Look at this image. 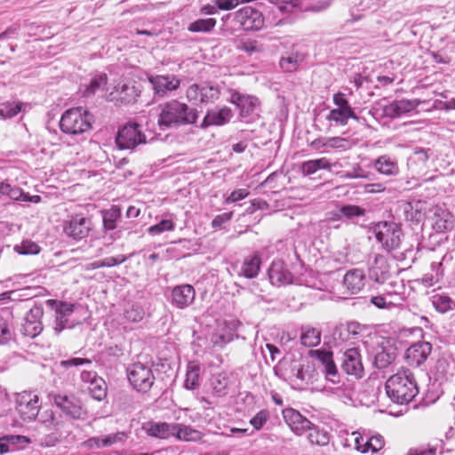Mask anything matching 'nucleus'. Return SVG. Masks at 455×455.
Returning <instances> with one entry per match:
<instances>
[{"instance_id": "33", "label": "nucleus", "mask_w": 455, "mask_h": 455, "mask_svg": "<svg viewBox=\"0 0 455 455\" xmlns=\"http://www.w3.org/2000/svg\"><path fill=\"white\" fill-rule=\"evenodd\" d=\"M322 332L319 329L305 325L301 327L300 342L307 347H316L321 343Z\"/></svg>"}, {"instance_id": "30", "label": "nucleus", "mask_w": 455, "mask_h": 455, "mask_svg": "<svg viewBox=\"0 0 455 455\" xmlns=\"http://www.w3.org/2000/svg\"><path fill=\"white\" fill-rule=\"evenodd\" d=\"M231 380L227 373H218L212 377L211 386L212 394L217 397L226 396L231 387Z\"/></svg>"}, {"instance_id": "18", "label": "nucleus", "mask_w": 455, "mask_h": 455, "mask_svg": "<svg viewBox=\"0 0 455 455\" xmlns=\"http://www.w3.org/2000/svg\"><path fill=\"white\" fill-rule=\"evenodd\" d=\"M153 86L155 94L164 97L169 92H172L180 87V81L174 76H152L148 78Z\"/></svg>"}, {"instance_id": "44", "label": "nucleus", "mask_w": 455, "mask_h": 455, "mask_svg": "<svg viewBox=\"0 0 455 455\" xmlns=\"http://www.w3.org/2000/svg\"><path fill=\"white\" fill-rule=\"evenodd\" d=\"M121 217L120 208L113 205L110 209L102 211L103 226L106 230H114L116 228V221Z\"/></svg>"}, {"instance_id": "11", "label": "nucleus", "mask_w": 455, "mask_h": 455, "mask_svg": "<svg viewBox=\"0 0 455 455\" xmlns=\"http://www.w3.org/2000/svg\"><path fill=\"white\" fill-rule=\"evenodd\" d=\"M91 221L82 214L72 216L63 223V232L74 240H81L89 235Z\"/></svg>"}, {"instance_id": "38", "label": "nucleus", "mask_w": 455, "mask_h": 455, "mask_svg": "<svg viewBox=\"0 0 455 455\" xmlns=\"http://www.w3.org/2000/svg\"><path fill=\"white\" fill-rule=\"evenodd\" d=\"M396 358L395 349L392 347H382L374 357V365L378 369H385Z\"/></svg>"}, {"instance_id": "21", "label": "nucleus", "mask_w": 455, "mask_h": 455, "mask_svg": "<svg viewBox=\"0 0 455 455\" xmlns=\"http://www.w3.org/2000/svg\"><path fill=\"white\" fill-rule=\"evenodd\" d=\"M286 425L296 435H302L311 427L312 423L298 411L286 408Z\"/></svg>"}, {"instance_id": "8", "label": "nucleus", "mask_w": 455, "mask_h": 455, "mask_svg": "<svg viewBox=\"0 0 455 455\" xmlns=\"http://www.w3.org/2000/svg\"><path fill=\"white\" fill-rule=\"evenodd\" d=\"M116 143L119 149L132 150L139 145L147 143V139L140 124L129 123L119 129Z\"/></svg>"}, {"instance_id": "56", "label": "nucleus", "mask_w": 455, "mask_h": 455, "mask_svg": "<svg viewBox=\"0 0 455 455\" xmlns=\"http://www.w3.org/2000/svg\"><path fill=\"white\" fill-rule=\"evenodd\" d=\"M174 228V223L171 220H163L159 223L148 228V231L153 235H160L164 231H171Z\"/></svg>"}, {"instance_id": "29", "label": "nucleus", "mask_w": 455, "mask_h": 455, "mask_svg": "<svg viewBox=\"0 0 455 455\" xmlns=\"http://www.w3.org/2000/svg\"><path fill=\"white\" fill-rule=\"evenodd\" d=\"M373 166L379 173L386 176H396L399 173L397 162L387 155L379 156L374 161Z\"/></svg>"}, {"instance_id": "28", "label": "nucleus", "mask_w": 455, "mask_h": 455, "mask_svg": "<svg viewBox=\"0 0 455 455\" xmlns=\"http://www.w3.org/2000/svg\"><path fill=\"white\" fill-rule=\"evenodd\" d=\"M172 437L180 442L196 443L202 440L204 434L191 426L182 423H174Z\"/></svg>"}, {"instance_id": "54", "label": "nucleus", "mask_w": 455, "mask_h": 455, "mask_svg": "<svg viewBox=\"0 0 455 455\" xmlns=\"http://www.w3.org/2000/svg\"><path fill=\"white\" fill-rule=\"evenodd\" d=\"M14 250L19 254H23V255L37 254L40 251V247L35 242L27 240V241H23L19 245H15Z\"/></svg>"}, {"instance_id": "3", "label": "nucleus", "mask_w": 455, "mask_h": 455, "mask_svg": "<svg viewBox=\"0 0 455 455\" xmlns=\"http://www.w3.org/2000/svg\"><path fill=\"white\" fill-rule=\"evenodd\" d=\"M92 116L83 108H73L66 110L60 118V130L69 135H77L92 128Z\"/></svg>"}, {"instance_id": "51", "label": "nucleus", "mask_w": 455, "mask_h": 455, "mask_svg": "<svg viewBox=\"0 0 455 455\" xmlns=\"http://www.w3.org/2000/svg\"><path fill=\"white\" fill-rule=\"evenodd\" d=\"M106 84H107V76L106 75L102 74V75L94 76L91 80L89 85L84 90V95L85 97L93 95L97 90H99L100 88L104 86Z\"/></svg>"}, {"instance_id": "14", "label": "nucleus", "mask_w": 455, "mask_h": 455, "mask_svg": "<svg viewBox=\"0 0 455 455\" xmlns=\"http://www.w3.org/2000/svg\"><path fill=\"white\" fill-rule=\"evenodd\" d=\"M44 310L42 306L35 305L26 314L24 323H22L20 331L24 336L29 338H36L43 331V324L41 318L43 316Z\"/></svg>"}, {"instance_id": "19", "label": "nucleus", "mask_w": 455, "mask_h": 455, "mask_svg": "<svg viewBox=\"0 0 455 455\" xmlns=\"http://www.w3.org/2000/svg\"><path fill=\"white\" fill-rule=\"evenodd\" d=\"M233 117L232 110L228 107L209 109L201 124L202 128L221 126L228 124Z\"/></svg>"}, {"instance_id": "48", "label": "nucleus", "mask_w": 455, "mask_h": 455, "mask_svg": "<svg viewBox=\"0 0 455 455\" xmlns=\"http://www.w3.org/2000/svg\"><path fill=\"white\" fill-rule=\"evenodd\" d=\"M140 91L133 84H123L121 87L120 100L124 103H131L140 96Z\"/></svg>"}, {"instance_id": "15", "label": "nucleus", "mask_w": 455, "mask_h": 455, "mask_svg": "<svg viewBox=\"0 0 455 455\" xmlns=\"http://www.w3.org/2000/svg\"><path fill=\"white\" fill-rule=\"evenodd\" d=\"M432 351V345L427 341H419L410 346L404 355L407 363L419 367L426 362Z\"/></svg>"}, {"instance_id": "49", "label": "nucleus", "mask_w": 455, "mask_h": 455, "mask_svg": "<svg viewBox=\"0 0 455 455\" xmlns=\"http://www.w3.org/2000/svg\"><path fill=\"white\" fill-rule=\"evenodd\" d=\"M21 103L4 102L0 104V116L3 118H12L21 111Z\"/></svg>"}, {"instance_id": "52", "label": "nucleus", "mask_w": 455, "mask_h": 455, "mask_svg": "<svg viewBox=\"0 0 455 455\" xmlns=\"http://www.w3.org/2000/svg\"><path fill=\"white\" fill-rule=\"evenodd\" d=\"M4 441H6L9 447H11L12 451L23 448L25 445L30 443L28 438L19 435H4Z\"/></svg>"}, {"instance_id": "20", "label": "nucleus", "mask_w": 455, "mask_h": 455, "mask_svg": "<svg viewBox=\"0 0 455 455\" xmlns=\"http://www.w3.org/2000/svg\"><path fill=\"white\" fill-rule=\"evenodd\" d=\"M419 104L420 101L416 99L394 100L384 107L383 112L389 118H396L414 110Z\"/></svg>"}, {"instance_id": "27", "label": "nucleus", "mask_w": 455, "mask_h": 455, "mask_svg": "<svg viewBox=\"0 0 455 455\" xmlns=\"http://www.w3.org/2000/svg\"><path fill=\"white\" fill-rule=\"evenodd\" d=\"M370 278L379 283H383L389 276V266L383 255L377 254L373 264L369 268Z\"/></svg>"}, {"instance_id": "43", "label": "nucleus", "mask_w": 455, "mask_h": 455, "mask_svg": "<svg viewBox=\"0 0 455 455\" xmlns=\"http://www.w3.org/2000/svg\"><path fill=\"white\" fill-rule=\"evenodd\" d=\"M91 396L97 401H103L107 397L108 387L102 378L94 379V381L88 386Z\"/></svg>"}, {"instance_id": "60", "label": "nucleus", "mask_w": 455, "mask_h": 455, "mask_svg": "<svg viewBox=\"0 0 455 455\" xmlns=\"http://www.w3.org/2000/svg\"><path fill=\"white\" fill-rule=\"evenodd\" d=\"M267 418L268 412L267 411H260L250 420V422L255 429L259 430L267 422Z\"/></svg>"}, {"instance_id": "45", "label": "nucleus", "mask_w": 455, "mask_h": 455, "mask_svg": "<svg viewBox=\"0 0 455 455\" xmlns=\"http://www.w3.org/2000/svg\"><path fill=\"white\" fill-rule=\"evenodd\" d=\"M127 259V257L120 254L116 257H107L100 260L91 262L86 265L87 270H93L104 267H114L124 263Z\"/></svg>"}, {"instance_id": "50", "label": "nucleus", "mask_w": 455, "mask_h": 455, "mask_svg": "<svg viewBox=\"0 0 455 455\" xmlns=\"http://www.w3.org/2000/svg\"><path fill=\"white\" fill-rule=\"evenodd\" d=\"M432 303L435 308L440 313H445L451 309L452 300L446 295L436 294L432 298Z\"/></svg>"}, {"instance_id": "47", "label": "nucleus", "mask_w": 455, "mask_h": 455, "mask_svg": "<svg viewBox=\"0 0 455 455\" xmlns=\"http://www.w3.org/2000/svg\"><path fill=\"white\" fill-rule=\"evenodd\" d=\"M0 194L7 196L14 201H23L24 191L18 187H12L9 183L0 182Z\"/></svg>"}, {"instance_id": "61", "label": "nucleus", "mask_w": 455, "mask_h": 455, "mask_svg": "<svg viewBox=\"0 0 455 455\" xmlns=\"http://www.w3.org/2000/svg\"><path fill=\"white\" fill-rule=\"evenodd\" d=\"M92 363V361L87 358H79V357H74L68 360H63L60 362V365L68 368V367H77L82 365H90Z\"/></svg>"}, {"instance_id": "25", "label": "nucleus", "mask_w": 455, "mask_h": 455, "mask_svg": "<svg viewBox=\"0 0 455 455\" xmlns=\"http://www.w3.org/2000/svg\"><path fill=\"white\" fill-rule=\"evenodd\" d=\"M430 149L417 148L408 159L409 169L415 174L420 175L427 168Z\"/></svg>"}, {"instance_id": "55", "label": "nucleus", "mask_w": 455, "mask_h": 455, "mask_svg": "<svg viewBox=\"0 0 455 455\" xmlns=\"http://www.w3.org/2000/svg\"><path fill=\"white\" fill-rule=\"evenodd\" d=\"M324 147L346 150L351 147L349 140L342 137H331L323 143Z\"/></svg>"}, {"instance_id": "35", "label": "nucleus", "mask_w": 455, "mask_h": 455, "mask_svg": "<svg viewBox=\"0 0 455 455\" xmlns=\"http://www.w3.org/2000/svg\"><path fill=\"white\" fill-rule=\"evenodd\" d=\"M331 165L329 160L325 157L305 161L300 165L301 172L304 176H310L315 173L318 170L331 171Z\"/></svg>"}, {"instance_id": "31", "label": "nucleus", "mask_w": 455, "mask_h": 455, "mask_svg": "<svg viewBox=\"0 0 455 455\" xmlns=\"http://www.w3.org/2000/svg\"><path fill=\"white\" fill-rule=\"evenodd\" d=\"M126 437L127 435L124 432H116L105 436L92 437L86 441V443L91 448L108 447L115 443L124 442Z\"/></svg>"}, {"instance_id": "9", "label": "nucleus", "mask_w": 455, "mask_h": 455, "mask_svg": "<svg viewBox=\"0 0 455 455\" xmlns=\"http://www.w3.org/2000/svg\"><path fill=\"white\" fill-rule=\"evenodd\" d=\"M53 403L66 416L73 419L85 420L88 418V411L82 401L74 395H54Z\"/></svg>"}, {"instance_id": "1", "label": "nucleus", "mask_w": 455, "mask_h": 455, "mask_svg": "<svg viewBox=\"0 0 455 455\" xmlns=\"http://www.w3.org/2000/svg\"><path fill=\"white\" fill-rule=\"evenodd\" d=\"M385 388L387 396L399 404L410 403L419 393L414 374L404 368L388 378Z\"/></svg>"}, {"instance_id": "59", "label": "nucleus", "mask_w": 455, "mask_h": 455, "mask_svg": "<svg viewBox=\"0 0 455 455\" xmlns=\"http://www.w3.org/2000/svg\"><path fill=\"white\" fill-rule=\"evenodd\" d=\"M12 409V402L8 394L0 389V417L5 415Z\"/></svg>"}, {"instance_id": "5", "label": "nucleus", "mask_w": 455, "mask_h": 455, "mask_svg": "<svg viewBox=\"0 0 455 455\" xmlns=\"http://www.w3.org/2000/svg\"><path fill=\"white\" fill-rule=\"evenodd\" d=\"M126 373L129 383L140 393H148L155 382L151 367L141 363L131 364L127 368Z\"/></svg>"}, {"instance_id": "62", "label": "nucleus", "mask_w": 455, "mask_h": 455, "mask_svg": "<svg viewBox=\"0 0 455 455\" xmlns=\"http://www.w3.org/2000/svg\"><path fill=\"white\" fill-rule=\"evenodd\" d=\"M370 302L379 309H389L395 306L393 302L387 301L383 296H372Z\"/></svg>"}, {"instance_id": "12", "label": "nucleus", "mask_w": 455, "mask_h": 455, "mask_svg": "<svg viewBox=\"0 0 455 455\" xmlns=\"http://www.w3.org/2000/svg\"><path fill=\"white\" fill-rule=\"evenodd\" d=\"M309 355L311 357L315 358L323 368V372L325 378L332 382H339V375L337 366L333 361V353L323 349L310 350Z\"/></svg>"}, {"instance_id": "22", "label": "nucleus", "mask_w": 455, "mask_h": 455, "mask_svg": "<svg viewBox=\"0 0 455 455\" xmlns=\"http://www.w3.org/2000/svg\"><path fill=\"white\" fill-rule=\"evenodd\" d=\"M432 226L437 233L451 230L454 227V217L449 210L435 207L432 218Z\"/></svg>"}, {"instance_id": "4", "label": "nucleus", "mask_w": 455, "mask_h": 455, "mask_svg": "<svg viewBox=\"0 0 455 455\" xmlns=\"http://www.w3.org/2000/svg\"><path fill=\"white\" fill-rule=\"evenodd\" d=\"M373 233L378 242L387 251L399 248L403 232L401 227L395 222L380 221L373 227Z\"/></svg>"}, {"instance_id": "63", "label": "nucleus", "mask_w": 455, "mask_h": 455, "mask_svg": "<svg viewBox=\"0 0 455 455\" xmlns=\"http://www.w3.org/2000/svg\"><path fill=\"white\" fill-rule=\"evenodd\" d=\"M249 195V191L246 188H239L234 190L229 196L226 199V203H236L247 197Z\"/></svg>"}, {"instance_id": "24", "label": "nucleus", "mask_w": 455, "mask_h": 455, "mask_svg": "<svg viewBox=\"0 0 455 455\" xmlns=\"http://www.w3.org/2000/svg\"><path fill=\"white\" fill-rule=\"evenodd\" d=\"M75 305L68 302H60L56 308L55 325L53 331L59 335L66 328H73L74 323L69 324L68 317L74 312Z\"/></svg>"}, {"instance_id": "53", "label": "nucleus", "mask_w": 455, "mask_h": 455, "mask_svg": "<svg viewBox=\"0 0 455 455\" xmlns=\"http://www.w3.org/2000/svg\"><path fill=\"white\" fill-rule=\"evenodd\" d=\"M339 212L343 217L348 220L355 217L363 216L365 214V210L363 208L354 204L343 205L339 208Z\"/></svg>"}, {"instance_id": "7", "label": "nucleus", "mask_w": 455, "mask_h": 455, "mask_svg": "<svg viewBox=\"0 0 455 455\" xmlns=\"http://www.w3.org/2000/svg\"><path fill=\"white\" fill-rule=\"evenodd\" d=\"M220 86L211 82L193 84L188 88L186 92L188 101L196 105L214 103L220 98Z\"/></svg>"}, {"instance_id": "42", "label": "nucleus", "mask_w": 455, "mask_h": 455, "mask_svg": "<svg viewBox=\"0 0 455 455\" xmlns=\"http://www.w3.org/2000/svg\"><path fill=\"white\" fill-rule=\"evenodd\" d=\"M9 312L0 315V345H5L13 338V331L9 322Z\"/></svg>"}, {"instance_id": "46", "label": "nucleus", "mask_w": 455, "mask_h": 455, "mask_svg": "<svg viewBox=\"0 0 455 455\" xmlns=\"http://www.w3.org/2000/svg\"><path fill=\"white\" fill-rule=\"evenodd\" d=\"M217 20L213 18L198 19L191 22L188 28L193 33H209L216 26Z\"/></svg>"}, {"instance_id": "16", "label": "nucleus", "mask_w": 455, "mask_h": 455, "mask_svg": "<svg viewBox=\"0 0 455 455\" xmlns=\"http://www.w3.org/2000/svg\"><path fill=\"white\" fill-rule=\"evenodd\" d=\"M195 298L194 287L190 284H181L172 288L170 301L173 307L184 309L193 304Z\"/></svg>"}, {"instance_id": "58", "label": "nucleus", "mask_w": 455, "mask_h": 455, "mask_svg": "<svg viewBox=\"0 0 455 455\" xmlns=\"http://www.w3.org/2000/svg\"><path fill=\"white\" fill-rule=\"evenodd\" d=\"M333 103L336 106L334 109L355 111L349 105L345 94L342 92H338L333 95Z\"/></svg>"}, {"instance_id": "40", "label": "nucleus", "mask_w": 455, "mask_h": 455, "mask_svg": "<svg viewBox=\"0 0 455 455\" xmlns=\"http://www.w3.org/2000/svg\"><path fill=\"white\" fill-rule=\"evenodd\" d=\"M61 416L56 417L52 410H45L39 416V422L50 430H59L63 427Z\"/></svg>"}, {"instance_id": "37", "label": "nucleus", "mask_w": 455, "mask_h": 455, "mask_svg": "<svg viewBox=\"0 0 455 455\" xmlns=\"http://www.w3.org/2000/svg\"><path fill=\"white\" fill-rule=\"evenodd\" d=\"M306 53L299 49L298 46H292L286 56V72H294L304 62Z\"/></svg>"}, {"instance_id": "41", "label": "nucleus", "mask_w": 455, "mask_h": 455, "mask_svg": "<svg viewBox=\"0 0 455 455\" xmlns=\"http://www.w3.org/2000/svg\"><path fill=\"white\" fill-rule=\"evenodd\" d=\"M199 379H200L199 365L195 363H190L188 365L184 387L189 390L196 389L200 385Z\"/></svg>"}, {"instance_id": "10", "label": "nucleus", "mask_w": 455, "mask_h": 455, "mask_svg": "<svg viewBox=\"0 0 455 455\" xmlns=\"http://www.w3.org/2000/svg\"><path fill=\"white\" fill-rule=\"evenodd\" d=\"M235 20L244 30L257 31L264 26L262 13L251 6H245L237 11L235 14Z\"/></svg>"}, {"instance_id": "26", "label": "nucleus", "mask_w": 455, "mask_h": 455, "mask_svg": "<svg viewBox=\"0 0 455 455\" xmlns=\"http://www.w3.org/2000/svg\"><path fill=\"white\" fill-rule=\"evenodd\" d=\"M363 270L353 268L348 270L343 278V284L351 294H356L363 290L365 284Z\"/></svg>"}, {"instance_id": "57", "label": "nucleus", "mask_w": 455, "mask_h": 455, "mask_svg": "<svg viewBox=\"0 0 455 455\" xmlns=\"http://www.w3.org/2000/svg\"><path fill=\"white\" fill-rule=\"evenodd\" d=\"M145 312L143 308L138 305H132L125 310L124 317L130 322H140L143 319Z\"/></svg>"}, {"instance_id": "32", "label": "nucleus", "mask_w": 455, "mask_h": 455, "mask_svg": "<svg viewBox=\"0 0 455 455\" xmlns=\"http://www.w3.org/2000/svg\"><path fill=\"white\" fill-rule=\"evenodd\" d=\"M352 118L357 121L360 124H364L365 119L360 118L355 111H347V110H339V109H331L326 119L330 122L335 123L337 125H347L348 120Z\"/></svg>"}, {"instance_id": "34", "label": "nucleus", "mask_w": 455, "mask_h": 455, "mask_svg": "<svg viewBox=\"0 0 455 455\" xmlns=\"http://www.w3.org/2000/svg\"><path fill=\"white\" fill-rule=\"evenodd\" d=\"M261 259L258 253L246 257L242 266L241 274L246 278H255L259 271Z\"/></svg>"}, {"instance_id": "2", "label": "nucleus", "mask_w": 455, "mask_h": 455, "mask_svg": "<svg viewBox=\"0 0 455 455\" xmlns=\"http://www.w3.org/2000/svg\"><path fill=\"white\" fill-rule=\"evenodd\" d=\"M158 125L162 130L180 125L193 124L197 121L198 111L177 100L160 105Z\"/></svg>"}, {"instance_id": "36", "label": "nucleus", "mask_w": 455, "mask_h": 455, "mask_svg": "<svg viewBox=\"0 0 455 455\" xmlns=\"http://www.w3.org/2000/svg\"><path fill=\"white\" fill-rule=\"evenodd\" d=\"M307 440L312 445L325 446L330 443V434L314 424L307 429Z\"/></svg>"}, {"instance_id": "64", "label": "nucleus", "mask_w": 455, "mask_h": 455, "mask_svg": "<svg viewBox=\"0 0 455 455\" xmlns=\"http://www.w3.org/2000/svg\"><path fill=\"white\" fill-rule=\"evenodd\" d=\"M436 448L434 446H426L419 448H412L408 451V455H435Z\"/></svg>"}, {"instance_id": "23", "label": "nucleus", "mask_w": 455, "mask_h": 455, "mask_svg": "<svg viewBox=\"0 0 455 455\" xmlns=\"http://www.w3.org/2000/svg\"><path fill=\"white\" fill-rule=\"evenodd\" d=\"M173 425L174 423L150 420L142 425V429L148 436L168 439L172 436Z\"/></svg>"}, {"instance_id": "13", "label": "nucleus", "mask_w": 455, "mask_h": 455, "mask_svg": "<svg viewBox=\"0 0 455 455\" xmlns=\"http://www.w3.org/2000/svg\"><path fill=\"white\" fill-rule=\"evenodd\" d=\"M341 370L347 375L361 379L364 375L362 357L357 348H349L342 355Z\"/></svg>"}, {"instance_id": "39", "label": "nucleus", "mask_w": 455, "mask_h": 455, "mask_svg": "<svg viewBox=\"0 0 455 455\" xmlns=\"http://www.w3.org/2000/svg\"><path fill=\"white\" fill-rule=\"evenodd\" d=\"M268 278L277 287L284 283V262L282 259L273 261L268 269Z\"/></svg>"}, {"instance_id": "17", "label": "nucleus", "mask_w": 455, "mask_h": 455, "mask_svg": "<svg viewBox=\"0 0 455 455\" xmlns=\"http://www.w3.org/2000/svg\"><path fill=\"white\" fill-rule=\"evenodd\" d=\"M230 102L240 109V115L246 117L251 115L259 106L258 98L251 95H244L235 90H229Z\"/></svg>"}, {"instance_id": "6", "label": "nucleus", "mask_w": 455, "mask_h": 455, "mask_svg": "<svg viewBox=\"0 0 455 455\" xmlns=\"http://www.w3.org/2000/svg\"><path fill=\"white\" fill-rule=\"evenodd\" d=\"M15 410L24 421H33L39 414L41 403L37 394L32 391H23L15 394Z\"/></svg>"}]
</instances>
